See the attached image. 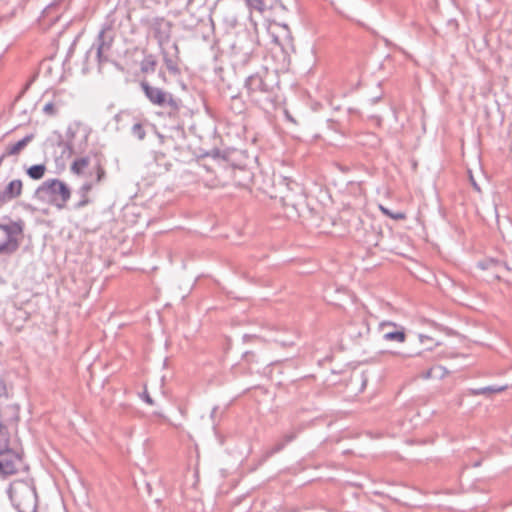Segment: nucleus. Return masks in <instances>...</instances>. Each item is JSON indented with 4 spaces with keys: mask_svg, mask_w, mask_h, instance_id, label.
I'll list each match as a JSON object with an SVG mask.
<instances>
[{
    "mask_svg": "<svg viewBox=\"0 0 512 512\" xmlns=\"http://www.w3.org/2000/svg\"><path fill=\"white\" fill-rule=\"evenodd\" d=\"M157 66V60L154 55H147L141 62V71L143 73H152L155 71Z\"/></svg>",
    "mask_w": 512,
    "mask_h": 512,
    "instance_id": "9",
    "label": "nucleus"
},
{
    "mask_svg": "<svg viewBox=\"0 0 512 512\" xmlns=\"http://www.w3.org/2000/svg\"><path fill=\"white\" fill-rule=\"evenodd\" d=\"M22 189L23 183L21 180H12L4 189L2 195H0L2 204L7 200L19 197L22 194Z\"/></svg>",
    "mask_w": 512,
    "mask_h": 512,
    "instance_id": "7",
    "label": "nucleus"
},
{
    "mask_svg": "<svg viewBox=\"0 0 512 512\" xmlns=\"http://www.w3.org/2000/svg\"><path fill=\"white\" fill-rule=\"evenodd\" d=\"M9 498L19 512H36L38 495L32 479L15 480L9 488Z\"/></svg>",
    "mask_w": 512,
    "mask_h": 512,
    "instance_id": "1",
    "label": "nucleus"
},
{
    "mask_svg": "<svg viewBox=\"0 0 512 512\" xmlns=\"http://www.w3.org/2000/svg\"><path fill=\"white\" fill-rule=\"evenodd\" d=\"M86 203H87V201H83V202H81V204H80V205H81V206H83V205H85Z\"/></svg>",
    "mask_w": 512,
    "mask_h": 512,
    "instance_id": "19",
    "label": "nucleus"
},
{
    "mask_svg": "<svg viewBox=\"0 0 512 512\" xmlns=\"http://www.w3.org/2000/svg\"><path fill=\"white\" fill-rule=\"evenodd\" d=\"M30 140L31 137H25L22 140L8 146L6 150V155H17L18 153H20V151H22L25 148V146L29 143Z\"/></svg>",
    "mask_w": 512,
    "mask_h": 512,
    "instance_id": "10",
    "label": "nucleus"
},
{
    "mask_svg": "<svg viewBox=\"0 0 512 512\" xmlns=\"http://www.w3.org/2000/svg\"><path fill=\"white\" fill-rule=\"evenodd\" d=\"M43 110L48 115H53L56 112L55 105L53 103H51V102L45 104Z\"/></svg>",
    "mask_w": 512,
    "mask_h": 512,
    "instance_id": "15",
    "label": "nucleus"
},
{
    "mask_svg": "<svg viewBox=\"0 0 512 512\" xmlns=\"http://www.w3.org/2000/svg\"><path fill=\"white\" fill-rule=\"evenodd\" d=\"M144 400L149 405H153L154 404V401L152 400V398L150 397V395L148 393H144Z\"/></svg>",
    "mask_w": 512,
    "mask_h": 512,
    "instance_id": "18",
    "label": "nucleus"
},
{
    "mask_svg": "<svg viewBox=\"0 0 512 512\" xmlns=\"http://www.w3.org/2000/svg\"><path fill=\"white\" fill-rule=\"evenodd\" d=\"M22 238L23 223L21 221L0 223V254L14 253L18 249Z\"/></svg>",
    "mask_w": 512,
    "mask_h": 512,
    "instance_id": "4",
    "label": "nucleus"
},
{
    "mask_svg": "<svg viewBox=\"0 0 512 512\" xmlns=\"http://www.w3.org/2000/svg\"><path fill=\"white\" fill-rule=\"evenodd\" d=\"M46 173V166L44 164L33 165L27 169V174L34 180H39L44 177Z\"/></svg>",
    "mask_w": 512,
    "mask_h": 512,
    "instance_id": "11",
    "label": "nucleus"
},
{
    "mask_svg": "<svg viewBox=\"0 0 512 512\" xmlns=\"http://www.w3.org/2000/svg\"><path fill=\"white\" fill-rule=\"evenodd\" d=\"M90 165V159L87 156L77 157L70 166V171L77 176H86Z\"/></svg>",
    "mask_w": 512,
    "mask_h": 512,
    "instance_id": "8",
    "label": "nucleus"
},
{
    "mask_svg": "<svg viewBox=\"0 0 512 512\" xmlns=\"http://www.w3.org/2000/svg\"><path fill=\"white\" fill-rule=\"evenodd\" d=\"M7 397V388L5 382L0 378V401Z\"/></svg>",
    "mask_w": 512,
    "mask_h": 512,
    "instance_id": "16",
    "label": "nucleus"
},
{
    "mask_svg": "<svg viewBox=\"0 0 512 512\" xmlns=\"http://www.w3.org/2000/svg\"><path fill=\"white\" fill-rule=\"evenodd\" d=\"M378 208L385 216H387L393 220H405L406 219V213H404L402 211L393 212L383 205H379Z\"/></svg>",
    "mask_w": 512,
    "mask_h": 512,
    "instance_id": "12",
    "label": "nucleus"
},
{
    "mask_svg": "<svg viewBox=\"0 0 512 512\" xmlns=\"http://www.w3.org/2000/svg\"><path fill=\"white\" fill-rule=\"evenodd\" d=\"M94 170L96 172V182L99 183L105 176V169L100 162H97V164L94 166Z\"/></svg>",
    "mask_w": 512,
    "mask_h": 512,
    "instance_id": "14",
    "label": "nucleus"
},
{
    "mask_svg": "<svg viewBox=\"0 0 512 512\" xmlns=\"http://www.w3.org/2000/svg\"><path fill=\"white\" fill-rule=\"evenodd\" d=\"M92 189V184L91 183H85L82 187H81V190L87 194L90 190Z\"/></svg>",
    "mask_w": 512,
    "mask_h": 512,
    "instance_id": "17",
    "label": "nucleus"
},
{
    "mask_svg": "<svg viewBox=\"0 0 512 512\" xmlns=\"http://www.w3.org/2000/svg\"><path fill=\"white\" fill-rule=\"evenodd\" d=\"M36 198L57 209H64L71 197V190L68 185L59 179H48L44 181L35 191Z\"/></svg>",
    "mask_w": 512,
    "mask_h": 512,
    "instance_id": "2",
    "label": "nucleus"
},
{
    "mask_svg": "<svg viewBox=\"0 0 512 512\" xmlns=\"http://www.w3.org/2000/svg\"><path fill=\"white\" fill-rule=\"evenodd\" d=\"M246 5L250 9L251 12L263 13L266 9L265 3L263 0H245Z\"/></svg>",
    "mask_w": 512,
    "mask_h": 512,
    "instance_id": "13",
    "label": "nucleus"
},
{
    "mask_svg": "<svg viewBox=\"0 0 512 512\" xmlns=\"http://www.w3.org/2000/svg\"><path fill=\"white\" fill-rule=\"evenodd\" d=\"M382 338L385 341L404 343L406 341L405 328L392 321H383L379 324Z\"/></svg>",
    "mask_w": 512,
    "mask_h": 512,
    "instance_id": "6",
    "label": "nucleus"
},
{
    "mask_svg": "<svg viewBox=\"0 0 512 512\" xmlns=\"http://www.w3.org/2000/svg\"><path fill=\"white\" fill-rule=\"evenodd\" d=\"M140 85L145 96L152 104L160 107H169L174 110L178 109V101L171 93L162 88L154 87L147 81H142Z\"/></svg>",
    "mask_w": 512,
    "mask_h": 512,
    "instance_id": "5",
    "label": "nucleus"
},
{
    "mask_svg": "<svg viewBox=\"0 0 512 512\" xmlns=\"http://www.w3.org/2000/svg\"><path fill=\"white\" fill-rule=\"evenodd\" d=\"M23 467V451L16 439L0 445V474L12 475Z\"/></svg>",
    "mask_w": 512,
    "mask_h": 512,
    "instance_id": "3",
    "label": "nucleus"
}]
</instances>
